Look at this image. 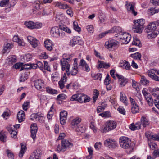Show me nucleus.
Masks as SVG:
<instances>
[{"label": "nucleus", "mask_w": 159, "mask_h": 159, "mask_svg": "<svg viewBox=\"0 0 159 159\" xmlns=\"http://www.w3.org/2000/svg\"><path fill=\"white\" fill-rule=\"evenodd\" d=\"M134 25L132 29L134 32L141 33L144 26L145 20L143 19L136 20L134 21Z\"/></svg>", "instance_id": "nucleus-1"}, {"label": "nucleus", "mask_w": 159, "mask_h": 159, "mask_svg": "<svg viewBox=\"0 0 159 159\" xmlns=\"http://www.w3.org/2000/svg\"><path fill=\"white\" fill-rule=\"evenodd\" d=\"M105 125V126L102 127L100 129L102 133H105L114 129L116 127L117 123L115 121L110 120L106 122Z\"/></svg>", "instance_id": "nucleus-2"}, {"label": "nucleus", "mask_w": 159, "mask_h": 159, "mask_svg": "<svg viewBox=\"0 0 159 159\" xmlns=\"http://www.w3.org/2000/svg\"><path fill=\"white\" fill-rule=\"evenodd\" d=\"M119 142L120 147L123 148L133 149L131 140L129 138L125 136L121 137L119 139Z\"/></svg>", "instance_id": "nucleus-3"}, {"label": "nucleus", "mask_w": 159, "mask_h": 159, "mask_svg": "<svg viewBox=\"0 0 159 159\" xmlns=\"http://www.w3.org/2000/svg\"><path fill=\"white\" fill-rule=\"evenodd\" d=\"M51 35L56 38H63L65 35V33L62 31L61 27L54 26L52 27L50 30Z\"/></svg>", "instance_id": "nucleus-4"}, {"label": "nucleus", "mask_w": 159, "mask_h": 159, "mask_svg": "<svg viewBox=\"0 0 159 159\" xmlns=\"http://www.w3.org/2000/svg\"><path fill=\"white\" fill-rule=\"evenodd\" d=\"M115 37L120 39L123 44H127L130 41L131 36L126 33L121 32L115 34Z\"/></svg>", "instance_id": "nucleus-5"}, {"label": "nucleus", "mask_w": 159, "mask_h": 159, "mask_svg": "<svg viewBox=\"0 0 159 159\" xmlns=\"http://www.w3.org/2000/svg\"><path fill=\"white\" fill-rule=\"evenodd\" d=\"M61 144V147L59 145L57 147V151H65L68 148L72 147L73 145L72 143L65 139H62Z\"/></svg>", "instance_id": "nucleus-6"}, {"label": "nucleus", "mask_w": 159, "mask_h": 159, "mask_svg": "<svg viewBox=\"0 0 159 159\" xmlns=\"http://www.w3.org/2000/svg\"><path fill=\"white\" fill-rule=\"evenodd\" d=\"M69 61H66L65 59H61L60 61V63L62 71L66 70L68 76L70 75L69 73V69L70 65L69 64Z\"/></svg>", "instance_id": "nucleus-7"}, {"label": "nucleus", "mask_w": 159, "mask_h": 159, "mask_svg": "<svg viewBox=\"0 0 159 159\" xmlns=\"http://www.w3.org/2000/svg\"><path fill=\"white\" fill-rule=\"evenodd\" d=\"M104 144L105 146L109 148H115L118 145L116 141L112 139H107L105 141Z\"/></svg>", "instance_id": "nucleus-8"}, {"label": "nucleus", "mask_w": 159, "mask_h": 159, "mask_svg": "<svg viewBox=\"0 0 159 159\" xmlns=\"http://www.w3.org/2000/svg\"><path fill=\"white\" fill-rule=\"evenodd\" d=\"M119 44V42L114 39H111L106 42L105 46L107 49H111L118 46Z\"/></svg>", "instance_id": "nucleus-9"}, {"label": "nucleus", "mask_w": 159, "mask_h": 159, "mask_svg": "<svg viewBox=\"0 0 159 159\" xmlns=\"http://www.w3.org/2000/svg\"><path fill=\"white\" fill-rule=\"evenodd\" d=\"M34 86L37 90L43 91L44 87V81L41 79L36 80L34 82Z\"/></svg>", "instance_id": "nucleus-10"}, {"label": "nucleus", "mask_w": 159, "mask_h": 159, "mask_svg": "<svg viewBox=\"0 0 159 159\" xmlns=\"http://www.w3.org/2000/svg\"><path fill=\"white\" fill-rule=\"evenodd\" d=\"M27 39L28 42L31 45L32 47L35 48L38 46L39 44V41L35 38L31 36H28Z\"/></svg>", "instance_id": "nucleus-11"}, {"label": "nucleus", "mask_w": 159, "mask_h": 159, "mask_svg": "<svg viewBox=\"0 0 159 159\" xmlns=\"http://www.w3.org/2000/svg\"><path fill=\"white\" fill-rule=\"evenodd\" d=\"M116 76L119 79V82L121 87L124 86L127 83L128 80L121 75H120L118 74H116Z\"/></svg>", "instance_id": "nucleus-12"}, {"label": "nucleus", "mask_w": 159, "mask_h": 159, "mask_svg": "<svg viewBox=\"0 0 159 159\" xmlns=\"http://www.w3.org/2000/svg\"><path fill=\"white\" fill-rule=\"evenodd\" d=\"M125 6L128 11L131 13L134 16L137 14V12L135 11L134 9V5L133 3H129L126 4Z\"/></svg>", "instance_id": "nucleus-13"}, {"label": "nucleus", "mask_w": 159, "mask_h": 159, "mask_svg": "<svg viewBox=\"0 0 159 159\" xmlns=\"http://www.w3.org/2000/svg\"><path fill=\"white\" fill-rule=\"evenodd\" d=\"M78 98L77 101L81 103L88 102L90 101L89 98L86 95L81 93L78 94Z\"/></svg>", "instance_id": "nucleus-14"}, {"label": "nucleus", "mask_w": 159, "mask_h": 159, "mask_svg": "<svg viewBox=\"0 0 159 159\" xmlns=\"http://www.w3.org/2000/svg\"><path fill=\"white\" fill-rule=\"evenodd\" d=\"M38 128L36 124H32L31 125V136L34 141L36 137Z\"/></svg>", "instance_id": "nucleus-15"}, {"label": "nucleus", "mask_w": 159, "mask_h": 159, "mask_svg": "<svg viewBox=\"0 0 159 159\" xmlns=\"http://www.w3.org/2000/svg\"><path fill=\"white\" fill-rule=\"evenodd\" d=\"M67 112L66 111H61L60 113V121L62 125L64 124L66 122Z\"/></svg>", "instance_id": "nucleus-16"}, {"label": "nucleus", "mask_w": 159, "mask_h": 159, "mask_svg": "<svg viewBox=\"0 0 159 159\" xmlns=\"http://www.w3.org/2000/svg\"><path fill=\"white\" fill-rule=\"evenodd\" d=\"M155 22H152L149 24L147 28L145 30V32H149L150 31L157 30H156L157 27Z\"/></svg>", "instance_id": "nucleus-17"}, {"label": "nucleus", "mask_w": 159, "mask_h": 159, "mask_svg": "<svg viewBox=\"0 0 159 159\" xmlns=\"http://www.w3.org/2000/svg\"><path fill=\"white\" fill-rule=\"evenodd\" d=\"M147 33V36L149 39H152L155 38L159 34V31L158 30L150 31Z\"/></svg>", "instance_id": "nucleus-18"}, {"label": "nucleus", "mask_w": 159, "mask_h": 159, "mask_svg": "<svg viewBox=\"0 0 159 159\" xmlns=\"http://www.w3.org/2000/svg\"><path fill=\"white\" fill-rule=\"evenodd\" d=\"M120 27H115L112 28L111 30H109L108 31H107L101 33L99 35V37L100 38H102L104 36L107 34L109 33L110 32L112 33L117 32V30H118L120 29Z\"/></svg>", "instance_id": "nucleus-19"}, {"label": "nucleus", "mask_w": 159, "mask_h": 159, "mask_svg": "<svg viewBox=\"0 0 159 159\" xmlns=\"http://www.w3.org/2000/svg\"><path fill=\"white\" fill-rule=\"evenodd\" d=\"M80 41L82 42V43H83L82 41L80 40V38L79 37L77 36L74 37L70 40L69 45L73 47L78 43Z\"/></svg>", "instance_id": "nucleus-20"}, {"label": "nucleus", "mask_w": 159, "mask_h": 159, "mask_svg": "<svg viewBox=\"0 0 159 159\" xmlns=\"http://www.w3.org/2000/svg\"><path fill=\"white\" fill-rule=\"evenodd\" d=\"M17 118L19 122L23 121L25 118V113L24 111L21 110L17 114Z\"/></svg>", "instance_id": "nucleus-21"}, {"label": "nucleus", "mask_w": 159, "mask_h": 159, "mask_svg": "<svg viewBox=\"0 0 159 159\" xmlns=\"http://www.w3.org/2000/svg\"><path fill=\"white\" fill-rule=\"evenodd\" d=\"M45 46L46 49L48 51H51L52 49V43L50 39L46 40L44 42Z\"/></svg>", "instance_id": "nucleus-22"}, {"label": "nucleus", "mask_w": 159, "mask_h": 159, "mask_svg": "<svg viewBox=\"0 0 159 159\" xmlns=\"http://www.w3.org/2000/svg\"><path fill=\"white\" fill-rule=\"evenodd\" d=\"M34 157H30L29 159H40V155L42 154V151L39 149L36 150L34 152Z\"/></svg>", "instance_id": "nucleus-23"}, {"label": "nucleus", "mask_w": 159, "mask_h": 159, "mask_svg": "<svg viewBox=\"0 0 159 159\" xmlns=\"http://www.w3.org/2000/svg\"><path fill=\"white\" fill-rule=\"evenodd\" d=\"M141 128V124L140 122L136 123L135 125L134 123L131 124L130 126V129L132 131L139 129Z\"/></svg>", "instance_id": "nucleus-24"}, {"label": "nucleus", "mask_w": 159, "mask_h": 159, "mask_svg": "<svg viewBox=\"0 0 159 159\" xmlns=\"http://www.w3.org/2000/svg\"><path fill=\"white\" fill-rule=\"evenodd\" d=\"M81 119L78 118H76L74 119L71 122L72 127L73 128H74L77 126L79 125L81 121Z\"/></svg>", "instance_id": "nucleus-25"}, {"label": "nucleus", "mask_w": 159, "mask_h": 159, "mask_svg": "<svg viewBox=\"0 0 159 159\" xmlns=\"http://www.w3.org/2000/svg\"><path fill=\"white\" fill-rule=\"evenodd\" d=\"M13 47V45L7 42L5 43L3 48V53H5L7 51L11 49Z\"/></svg>", "instance_id": "nucleus-26"}, {"label": "nucleus", "mask_w": 159, "mask_h": 159, "mask_svg": "<svg viewBox=\"0 0 159 159\" xmlns=\"http://www.w3.org/2000/svg\"><path fill=\"white\" fill-rule=\"evenodd\" d=\"M27 65L25 64L24 66H23V63H16L14 65V67L16 69H20V71H22L24 69H27V67L26 66Z\"/></svg>", "instance_id": "nucleus-27"}, {"label": "nucleus", "mask_w": 159, "mask_h": 159, "mask_svg": "<svg viewBox=\"0 0 159 159\" xmlns=\"http://www.w3.org/2000/svg\"><path fill=\"white\" fill-rule=\"evenodd\" d=\"M109 64H106L102 61H98L97 67L98 68H107L109 67Z\"/></svg>", "instance_id": "nucleus-28"}, {"label": "nucleus", "mask_w": 159, "mask_h": 159, "mask_svg": "<svg viewBox=\"0 0 159 159\" xmlns=\"http://www.w3.org/2000/svg\"><path fill=\"white\" fill-rule=\"evenodd\" d=\"M7 139V133L6 132H0V140L2 142H5Z\"/></svg>", "instance_id": "nucleus-29"}, {"label": "nucleus", "mask_w": 159, "mask_h": 159, "mask_svg": "<svg viewBox=\"0 0 159 159\" xmlns=\"http://www.w3.org/2000/svg\"><path fill=\"white\" fill-rule=\"evenodd\" d=\"M21 149L19 152V156L20 158H22L23 154L25 153L26 150V144L24 143H21Z\"/></svg>", "instance_id": "nucleus-30"}, {"label": "nucleus", "mask_w": 159, "mask_h": 159, "mask_svg": "<svg viewBox=\"0 0 159 159\" xmlns=\"http://www.w3.org/2000/svg\"><path fill=\"white\" fill-rule=\"evenodd\" d=\"M127 97L122 92L120 93V100L125 105H127L128 104Z\"/></svg>", "instance_id": "nucleus-31"}, {"label": "nucleus", "mask_w": 159, "mask_h": 159, "mask_svg": "<svg viewBox=\"0 0 159 159\" xmlns=\"http://www.w3.org/2000/svg\"><path fill=\"white\" fill-rule=\"evenodd\" d=\"M55 5L61 9H66L68 8V6L67 4L59 2H55Z\"/></svg>", "instance_id": "nucleus-32"}, {"label": "nucleus", "mask_w": 159, "mask_h": 159, "mask_svg": "<svg viewBox=\"0 0 159 159\" xmlns=\"http://www.w3.org/2000/svg\"><path fill=\"white\" fill-rule=\"evenodd\" d=\"M7 129L10 133L11 137L15 138L16 137L17 132L16 129L11 127H8Z\"/></svg>", "instance_id": "nucleus-33"}, {"label": "nucleus", "mask_w": 159, "mask_h": 159, "mask_svg": "<svg viewBox=\"0 0 159 159\" xmlns=\"http://www.w3.org/2000/svg\"><path fill=\"white\" fill-rule=\"evenodd\" d=\"M12 40L13 41L17 43L20 46H22L24 44L21 39L19 38L17 36H14Z\"/></svg>", "instance_id": "nucleus-34"}, {"label": "nucleus", "mask_w": 159, "mask_h": 159, "mask_svg": "<svg viewBox=\"0 0 159 159\" xmlns=\"http://www.w3.org/2000/svg\"><path fill=\"white\" fill-rule=\"evenodd\" d=\"M83 127L82 125L80 124L74 129L75 130L78 134H80L81 133H83L84 130Z\"/></svg>", "instance_id": "nucleus-35"}, {"label": "nucleus", "mask_w": 159, "mask_h": 159, "mask_svg": "<svg viewBox=\"0 0 159 159\" xmlns=\"http://www.w3.org/2000/svg\"><path fill=\"white\" fill-rule=\"evenodd\" d=\"M74 56L73 54H64L63 55V59H65V60L70 62L72 60V57Z\"/></svg>", "instance_id": "nucleus-36"}, {"label": "nucleus", "mask_w": 159, "mask_h": 159, "mask_svg": "<svg viewBox=\"0 0 159 159\" xmlns=\"http://www.w3.org/2000/svg\"><path fill=\"white\" fill-rule=\"evenodd\" d=\"M141 124L143 127H146L149 124V122L148 119L146 117H142L141 119Z\"/></svg>", "instance_id": "nucleus-37"}, {"label": "nucleus", "mask_w": 159, "mask_h": 159, "mask_svg": "<svg viewBox=\"0 0 159 159\" xmlns=\"http://www.w3.org/2000/svg\"><path fill=\"white\" fill-rule=\"evenodd\" d=\"M159 11V8L156 9L155 8H149L148 10V13L150 15H152L158 12Z\"/></svg>", "instance_id": "nucleus-38"}, {"label": "nucleus", "mask_w": 159, "mask_h": 159, "mask_svg": "<svg viewBox=\"0 0 159 159\" xmlns=\"http://www.w3.org/2000/svg\"><path fill=\"white\" fill-rule=\"evenodd\" d=\"M46 92L52 94H56L57 93V90L54 89L49 87H46Z\"/></svg>", "instance_id": "nucleus-39"}, {"label": "nucleus", "mask_w": 159, "mask_h": 159, "mask_svg": "<svg viewBox=\"0 0 159 159\" xmlns=\"http://www.w3.org/2000/svg\"><path fill=\"white\" fill-rule=\"evenodd\" d=\"M8 59L9 64H12L16 61V57L15 56H9L8 57Z\"/></svg>", "instance_id": "nucleus-40"}, {"label": "nucleus", "mask_w": 159, "mask_h": 159, "mask_svg": "<svg viewBox=\"0 0 159 159\" xmlns=\"http://www.w3.org/2000/svg\"><path fill=\"white\" fill-rule=\"evenodd\" d=\"M131 111L133 114H135L139 111V108L137 104H133L131 107Z\"/></svg>", "instance_id": "nucleus-41"}, {"label": "nucleus", "mask_w": 159, "mask_h": 159, "mask_svg": "<svg viewBox=\"0 0 159 159\" xmlns=\"http://www.w3.org/2000/svg\"><path fill=\"white\" fill-rule=\"evenodd\" d=\"M140 81L144 85H148L149 81L144 76H141Z\"/></svg>", "instance_id": "nucleus-42"}, {"label": "nucleus", "mask_w": 159, "mask_h": 159, "mask_svg": "<svg viewBox=\"0 0 159 159\" xmlns=\"http://www.w3.org/2000/svg\"><path fill=\"white\" fill-rule=\"evenodd\" d=\"M34 22L32 21H26L24 23L25 26L30 29H34Z\"/></svg>", "instance_id": "nucleus-43"}, {"label": "nucleus", "mask_w": 159, "mask_h": 159, "mask_svg": "<svg viewBox=\"0 0 159 159\" xmlns=\"http://www.w3.org/2000/svg\"><path fill=\"white\" fill-rule=\"evenodd\" d=\"M131 57L135 59L140 60L141 55L139 53L137 52L134 54H131Z\"/></svg>", "instance_id": "nucleus-44"}, {"label": "nucleus", "mask_w": 159, "mask_h": 159, "mask_svg": "<svg viewBox=\"0 0 159 159\" xmlns=\"http://www.w3.org/2000/svg\"><path fill=\"white\" fill-rule=\"evenodd\" d=\"M133 45L138 46L140 47L142 46V44L140 40L137 39H134L132 43Z\"/></svg>", "instance_id": "nucleus-45"}, {"label": "nucleus", "mask_w": 159, "mask_h": 159, "mask_svg": "<svg viewBox=\"0 0 159 159\" xmlns=\"http://www.w3.org/2000/svg\"><path fill=\"white\" fill-rule=\"evenodd\" d=\"M78 72V67H72L70 71H69L70 74H71L72 75H75Z\"/></svg>", "instance_id": "nucleus-46"}, {"label": "nucleus", "mask_w": 159, "mask_h": 159, "mask_svg": "<svg viewBox=\"0 0 159 159\" xmlns=\"http://www.w3.org/2000/svg\"><path fill=\"white\" fill-rule=\"evenodd\" d=\"M98 95L99 93L97 89L94 90L93 92V102H95L97 99Z\"/></svg>", "instance_id": "nucleus-47"}, {"label": "nucleus", "mask_w": 159, "mask_h": 159, "mask_svg": "<svg viewBox=\"0 0 159 159\" xmlns=\"http://www.w3.org/2000/svg\"><path fill=\"white\" fill-rule=\"evenodd\" d=\"M6 152L7 153V157L11 159H14V155L13 153L10 150L8 149H7Z\"/></svg>", "instance_id": "nucleus-48"}, {"label": "nucleus", "mask_w": 159, "mask_h": 159, "mask_svg": "<svg viewBox=\"0 0 159 159\" xmlns=\"http://www.w3.org/2000/svg\"><path fill=\"white\" fill-rule=\"evenodd\" d=\"M148 145L150 148L152 150L156 149L157 148V145L155 143L148 142Z\"/></svg>", "instance_id": "nucleus-49"}, {"label": "nucleus", "mask_w": 159, "mask_h": 159, "mask_svg": "<svg viewBox=\"0 0 159 159\" xmlns=\"http://www.w3.org/2000/svg\"><path fill=\"white\" fill-rule=\"evenodd\" d=\"M111 82V79L109 75L107 74L104 81V84L105 85L109 84Z\"/></svg>", "instance_id": "nucleus-50"}, {"label": "nucleus", "mask_w": 159, "mask_h": 159, "mask_svg": "<svg viewBox=\"0 0 159 159\" xmlns=\"http://www.w3.org/2000/svg\"><path fill=\"white\" fill-rule=\"evenodd\" d=\"M73 28L75 31L78 32H80V28L78 26V23L76 22H74Z\"/></svg>", "instance_id": "nucleus-51"}, {"label": "nucleus", "mask_w": 159, "mask_h": 159, "mask_svg": "<svg viewBox=\"0 0 159 159\" xmlns=\"http://www.w3.org/2000/svg\"><path fill=\"white\" fill-rule=\"evenodd\" d=\"M43 62L44 64L43 70H46L47 71H50V68L48 63L46 61H43Z\"/></svg>", "instance_id": "nucleus-52"}, {"label": "nucleus", "mask_w": 159, "mask_h": 159, "mask_svg": "<svg viewBox=\"0 0 159 159\" xmlns=\"http://www.w3.org/2000/svg\"><path fill=\"white\" fill-rule=\"evenodd\" d=\"M9 0H2L0 2V5L1 7H4L9 3Z\"/></svg>", "instance_id": "nucleus-53"}, {"label": "nucleus", "mask_w": 159, "mask_h": 159, "mask_svg": "<svg viewBox=\"0 0 159 159\" xmlns=\"http://www.w3.org/2000/svg\"><path fill=\"white\" fill-rule=\"evenodd\" d=\"M67 97L66 95L64 94H61L58 95L57 97V100H60V99H65Z\"/></svg>", "instance_id": "nucleus-54"}, {"label": "nucleus", "mask_w": 159, "mask_h": 159, "mask_svg": "<svg viewBox=\"0 0 159 159\" xmlns=\"http://www.w3.org/2000/svg\"><path fill=\"white\" fill-rule=\"evenodd\" d=\"M155 70L152 69L148 71V76L151 78L155 74Z\"/></svg>", "instance_id": "nucleus-55"}, {"label": "nucleus", "mask_w": 159, "mask_h": 159, "mask_svg": "<svg viewBox=\"0 0 159 159\" xmlns=\"http://www.w3.org/2000/svg\"><path fill=\"white\" fill-rule=\"evenodd\" d=\"M41 3L39 1H37L34 2V7L35 8L39 10L40 9Z\"/></svg>", "instance_id": "nucleus-56"}, {"label": "nucleus", "mask_w": 159, "mask_h": 159, "mask_svg": "<svg viewBox=\"0 0 159 159\" xmlns=\"http://www.w3.org/2000/svg\"><path fill=\"white\" fill-rule=\"evenodd\" d=\"M61 29L62 31L63 30L67 33L70 34L71 33L70 30L68 27L66 26H63L61 27Z\"/></svg>", "instance_id": "nucleus-57"}, {"label": "nucleus", "mask_w": 159, "mask_h": 159, "mask_svg": "<svg viewBox=\"0 0 159 159\" xmlns=\"http://www.w3.org/2000/svg\"><path fill=\"white\" fill-rule=\"evenodd\" d=\"M27 79V75L25 74H22L21 75L20 78V82H24Z\"/></svg>", "instance_id": "nucleus-58"}, {"label": "nucleus", "mask_w": 159, "mask_h": 159, "mask_svg": "<svg viewBox=\"0 0 159 159\" xmlns=\"http://www.w3.org/2000/svg\"><path fill=\"white\" fill-rule=\"evenodd\" d=\"M37 67L39 68L40 69L44 71H43V63L40 61H38L36 63Z\"/></svg>", "instance_id": "nucleus-59"}, {"label": "nucleus", "mask_w": 159, "mask_h": 159, "mask_svg": "<svg viewBox=\"0 0 159 159\" xmlns=\"http://www.w3.org/2000/svg\"><path fill=\"white\" fill-rule=\"evenodd\" d=\"M102 144L100 142H97L94 145V147L97 150H98L101 148Z\"/></svg>", "instance_id": "nucleus-60"}, {"label": "nucleus", "mask_w": 159, "mask_h": 159, "mask_svg": "<svg viewBox=\"0 0 159 159\" xmlns=\"http://www.w3.org/2000/svg\"><path fill=\"white\" fill-rule=\"evenodd\" d=\"M27 66H29V67H27V69H29L32 68L33 69H35L37 68V66L36 64H26Z\"/></svg>", "instance_id": "nucleus-61"}, {"label": "nucleus", "mask_w": 159, "mask_h": 159, "mask_svg": "<svg viewBox=\"0 0 159 159\" xmlns=\"http://www.w3.org/2000/svg\"><path fill=\"white\" fill-rule=\"evenodd\" d=\"M32 55L29 53L26 55L24 58V59L28 61H30L32 59Z\"/></svg>", "instance_id": "nucleus-62"}, {"label": "nucleus", "mask_w": 159, "mask_h": 159, "mask_svg": "<svg viewBox=\"0 0 159 159\" xmlns=\"http://www.w3.org/2000/svg\"><path fill=\"white\" fill-rule=\"evenodd\" d=\"M42 26V24L41 23L36 22L34 23V29H39Z\"/></svg>", "instance_id": "nucleus-63"}, {"label": "nucleus", "mask_w": 159, "mask_h": 159, "mask_svg": "<svg viewBox=\"0 0 159 159\" xmlns=\"http://www.w3.org/2000/svg\"><path fill=\"white\" fill-rule=\"evenodd\" d=\"M29 104L30 102H25L23 105V109L25 111H26Z\"/></svg>", "instance_id": "nucleus-64"}]
</instances>
